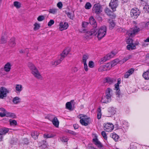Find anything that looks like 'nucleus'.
<instances>
[{
  "mask_svg": "<svg viewBox=\"0 0 149 149\" xmlns=\"http://www.w3.org/2000/svg\"><path fill=\"white\" fill-rule=\"evenodd\" d=\"M31 73L34 77L38 79H40L42 78V76L37 68L31 72Z\"/></svg>",
  "mask_w": 149,
  "mask_h": 149,
  "instance_id": "4468645a",
  "label": "nucleus"
},
{
  "mask_svg": "<svg viewBox=\"0 0 149 149\" xmlns=\"http://www.w3.org/2000/svg\"><path fill=\"white\" fill-rule=\"evenodd\" d=\"M107 33V28L105 26L100 27L97 31V37L99 40H101L104 37Z\"/></svg>",
  "mask_w": 149,
  "mask_h": 149,
  "instance_id": "f03ea898",
  "label": "nucleus"
},
{
  "mask_svg": "<svg viewBox=\"0 0 149 149\" xmlns=\"http://www.w3.org/2000/svg\"><path fill=\"white\" fill-rule=\"evenodd\" d=\"M142 76L145 80L149 79V69L143 73Z\"/></svg>",
  "mask_w": 149,
  "mask_h": 149,
  "instance_id": "bb28decb",
  "label": "nucleus"
},
{
  "mask_svg": "<svg viewBox=\"0 0 149 149\" xmlns=\"http://www.w3.org/2000/svg\"><path fill=\"white\" fill-rule=\"evenodd\" d=\"M140 31V29L136 26L130 29L127 32V34L130 38L132 37Z\"/></svg>",
  "mask_w": 149,
  "mask_h": 149,
  "instance_id": "7ed1b4c3",
  "label": "nucleus"
},
{
  "mask_svg": "<svg viewBox=\"0 0 149 149\" xmlns=\"http://www.w3.org/2000/svg\"><path fill=\"white\" fill-rule=\"evenodd\" d=\"M112 91V90L109 88H107L105 91L106 96L104 97H105L106 99L109 101V102L111 101V94Z\"/></svg>",
  "mask_w": 149,
  "mask_h": 149,
  "instance_id": "9b49d317",
  "label": "nucleus"
},
{
  "mask_svg": "<svg viewBox=\"0 0 149 149\" xmlns=\"http://www.w3.org/2000/svg\"><path fill=\"white\" fill-rule=\"evenodd\" d=\"M28 66L31 70V72H32L35 70V69H37V68L35 67L34 65L31 62H29L28 63Z\"/></svg>",
  "mask_w": 149,
  "mask_h": 149,
  "instance_id": "cd10ccee",
  "label": "nucleus"
},
{
  "mask_svg": "<svg viewBox=\"0 0 149 149\" xmlns=\"http://www.w3.org/2000/svg\"><path fill=\"white\" fill-rule=\"evenodd\" d=\"M116 81V80L113 78L109 77L105 78L106 82L107 83L110 84H111Z\"/></svg>",
  "mask_w": 149,
  "mask_h": 149,
  "instance_id": "393cba45",
  "label": "nucleus"
},
{
  "mask_svg": "<svg viewBox=\"0 0 149 149\" xmlns=\"http://www.w3.org/2000/svg\"><path fill=\"white\" fill-rule=\"evenodd\" d=\"M78 117L80 119L79 122L82 125L86 126L89 124L90 118L86 115L80 114Z\"/></svg>",
  "mask_w": 149,
  "mask_h": 149,
  "instance_id": "f257e3e1",
  "label": "nucleus"
},
{
  "mask_svg": "<svg viewBox=\"0 0 149 149\" xmlns=\"http://www.w3.org/2000/svg\"><path fill=\"white\" fill-rule=\"evenodd\" d=\"M65 107L67 109L71 110L72 109V106L71 102H67L65 104Z\"/></svg>",
  "mask_w": 149,
  "mask_h": 149,
  "instance_id": "4c0bfd02",
  "label": "nucleus"
},
{
  "mask_svg": "<svg viewBox=\"0 0 149 149\" xmlns=\"http://www.w3.org/2000/svg\"><path fill=\"white\" fill-rule=\"evenodd\" d=\"M78 68L76 67H72L71 69V71L72 73H75L78 71Z\"/></svg>",
  "mask_w": 149,
  "mask_h": 149,
  "instance_id": "052dcab7",
  "label": "nucleus"
},
{
  "mask_svg": "<svg viewBox=\"0 0 149 149\" xmlns=\"http://www.w3.org/2000/svg\"><path fill=\"white\" fill-rule=\"evenodd\" d=\"M88 66L91 68H93L94 67V63L92 61H90L88 63Z\"/></svg>",
  "mask_w": 149,
  "mask_h": 149,
  "instance_id": "de8ad7c7",
  "label": "nucleus"
},
{
  "mask_svg": "<svg viewBox=\"0 0 149 149\" xmlns=\"http://www.w3.org/2000/svg\"><path fill=\"white\" fill-rule=\"evenodd\" d=\"M118 62V60L117 59H116L112 61L111 63H111V65L113 67L116 65Z\"/></svg>",
  "mask_w": 149,
  "mask_h": 149,
  "instance_id": "8fccbe9b",
  "label": "nucleus"
},
{
  "mask_svg": "<svg viewBox=\"0 0 149 149\" xmlns=\"http://www.w3.org/2000/svg\"><path fill=\"white\" fill-rule=\"evenodd\" d=\"M8 45L11 47H13L15 46L16 43L15 42V38L14 37L11 38L9 41Z\"/></svg>",
  "mask_w": 149,
  "mask_h": 149,
  "instance_id": "a211bd4d",
  "label": "nucleus"
},
{
  "mask_svg": "<svg viewBox=\"0 0 149 149\" xmlns=\"http://www.w3.org/2000/svg\"><path fill=\"white\" fill-rule=\"evenodd\" d=\"M144 8H146V10L148 12H149V5H146L144 7Z\"/></svg>",
  "mask_w": 149,
  "mask_h": 149,
  "instance_id": "774afa93",
  "label": "nucleus"
},
{
  "mask_svg": "<svg viewBox=\"0 0 149 149\" xmlns=\"http://www.w3.org/2000/svg\"><path fill=\"white\" fill-rule=\"evenodd\" d=\"M57 6L59 8L61 9L63 6L62 3L61 1L58 2L57 4Z\"/></svg>",
  "mask_w": 149,
  "mask_h": 149,
  "instance_id": "680f3d73",
  "label": "nucleus"
},
{
  "mask_svg": "<svg viewBox=\"0 0 149 149\" xmlns=\"http://www.w3.org/2000/svg\"><path fill=\"white\" fill-rule=\"evenodd\" d=\"M89 55L87 54H84L82 56V62L86 63V61L89 58Z\"/></svg>",
  "mask_w": 149,
  "mask_h": 149,
  "instance_id": "c756f323",
  "label": "nucleus"
},
{
  "mask_svg": "<svg viewBox=\"0 0 149 149\" xmlns=\"http://www.w3.org/2000/svg\"><path fill=\"white\" fill-rule=\"evenodd\" d=\"M98 70L99 72H100L107 71L104 65L98 68Z\"/></svg>",
  "mask_w": 149,
  "mask_h": 149,
  "instance_id": "a18cd8bd",
  "label": "nucleus"
},
{
  "mask_svg": "<svg viewBox=\"0 0 149 149\" xmlns=\"http://www.w3.org/2000/svg\"><path fill=\"white\" fill-rule=\"evenodd\" d=\"M21 99L18 97H15L13 99L12 102L15 104H17L20 102Z\"/></svg>",
  "mask_w": 149,
  "mask_h": 149,
  "instance_id": "c85d7f7f",
  "label": "nucleus"
},
{
  "mask_svg": "<svg viewBox=\"0 0 149 149\" xmlns=\"http://www.w3.org/2000/svg\"><path fill=\"white\" fill-rule=\"evenodd\" d=\"M108 22L109 24V29H113L115 26V23L114 22L113 20H111V19H109L108 20Z\"/></svg>",
  "mask_w": 149,
  "mask_h": 149,
  "instance_id": "aec40b11",
  "label": "nucleus"
},
{
  "mask_svg": "<svg viewBox=\"0 0 149 149\" xmlns=\"http://www.w3.org/2000/svg\"><path fill=\"white\" fill-rule=\"evenodd\" d=\"M57 9L56 8H52L49 9L48 11L49 13L55 14L57 13Z\"/></svg>",
  "mask_w": 149,
  "mask_h": 149,
  "instance_id": "f704fd0d",
  "label": "nucleus"
},
{
  "mask_svg": "<svg viewBox=\"0 0 149 149\" xmlns=\"http://www.w3.org/2000/svg\"><path fill=\"white\" fill-rule=\"evenodd\" d=\"M54 23V21L53 20L50 19L48 23V26H51Z\"/></svg>",
  "mask_w": 149,
  "mask_h": 149,
  "instance_id": "6e6d98bb",
  "label": "nucleus"
},
{
  "mask_svg": "<svg viewBox=\"0 0 149 149\" xmlns=\"http://www.w3.org/2000/svg\"><path fill=\"white\" fill-rule=\"evenodd\" d=\"M135 70L133 68H131L128 70L127 72L130 75H132Z\"/></svg>",
  "mask_w": 149,
  "mask_h": 149,
  "instance_id": "4d7b16f0",
  "label": "nucleus"
},
{
  "mask_svg": "<svg viewBox=\"0 0 149 149\" xmlns=\"http://www.w3.org/2000/svg\"><path fill=\"white\" fill-rule=\"evenodd\" d=\"M51 122L55 127H58L59 122L56 117H54V119Z\"/></svg>",
  "mask_w": 149,
  "mask_h": 149,
  "instance_id": "5701e85b",
  "label": "nucleus"
},
{
  "mask_svg": "<svg viewBox=\"0 0 149 149\" xmlns=\"http://www.w3.org/2000/svg\"><path fill=\"white\" fill-rule=\"evenodd\" d=\"M55 136V134L51 133L44 134H43L44 138L46 139L53 138Z\"/></svg>",
  "mask_w": 149,
  "mask_h": 149,
  "instance_id": "7c9ffc66",
  "label": "nucleus"
},
{
  "mask_svg": "<svg viewBox=\"0 0 149 149\" xmlns=\"http://www.w3.org/2000/svg\"><path fill=\"white\" fill-rule=\"evenodd\" d=\"M9 129L8 128L4 127L0 129V134L1 135H5L9 131Z\"/></svg>",
  "mask_w": 149,
  "mask_h": 149,
  "instance_id": "b1692460",
  "label": "nucleus"
},
{
  "mask_svg": "<svg viewBox=\"0 0 149 149\" xmlns=\"http://www.w3.org/2000/svg\"><path fill=\"white\" fill-rule=\"evenodd\" d=\"M116 109L113 107H110L108 109V112L110 116L114 115L116 112Z\"/></svg>",
  "mask_w": 149,
  "mask_h": 149,
  "instance_id": "412c9836",
  "label": "nucleus"
},
{
  "mask_svg": "<svg viewBox=\"0 0 149 149\" xmlns=\"http://www.w3.org/2000/svg\"><path fill=\"white\" fill-rule=\"evenodd\" d=\"M66 14L68 17L70 19H72L73 18V15L71 13L68 12L66 13Z\"/></svg>",
  "mask_w": 149,
  "mask_h": 149,
  "instance_id": "603ef678",
  "label": "nucleus"
},
{
  "mask_svg": "<svg viewBox=\"0 0 149 149\" xmlns=\"http://www.w3.org/2000/svg\"><path fill=\"white\" fill-rule=\"evenodd\" d=\"M44 19V17L42 15H40L38 16L37 18V20L38 21L41 22Z\"/></svg>",
  "mask_w": 149,
  "mask_h": 149,
  "instance_id": "13d9d810",
  "label": "nucleus"
},
{
  "mask_svg": "<svg viewBox=\"0 0 149 149\" xmlns=\"http://www.w3.org/2000/svg\"><path fill=\"white\" fill-rule=\"evenodd\" d=\"M63 59H64L63 58L60 56L59 59L57 60L54 62V65L55 66L58 65L61 63Z\"/></svg>",
  "mask_w": 149,
  "mask_h": 149,
  "instance_id": "e433bc0d",
  "label": "nucleus"
},
{
  "mask_svg": "<svg viewBox=\"0 0 149 149\" xmlns=\"http://www.w3.org/2000/svg\"><path fill=\"white\" fill-rule=\"evenodd\" d=\"M118 5V0H111L109 4V6L113 10V12L116 10V9Z\"/></svg>",
  "mask_w": 149,
  "mask_h": 149,
  "instance_id": "1a4fd4ad",
  "label": "nucleus"
},
{
  "mask_svg": "<svg viewBox=\"0 0 149 149\" xmlns=\"http://www.w3.org/2000/svg\"><path fill=\"white\" fill-rule=\"evenodd\" d=\"M104 11L105 13L109 16L111 15V14L113 13L112 12L107 8H105Z\"/></svg>",
  "mask_w": 149,
  "mask_h": 149,
  "instance_id": "ea45409f",
  "label": "nucleus"
},
{
  "mask_svg": "<svg viewBox=\"0 0 149 149\" xmlns=\"http://www.w3.org/2000/svg\"><path fill=\"white\" fill-rule=\"evenodd\" d=\"M84 65V68L86 72L88 71V67L86 63H83Z\"/></svg>",
  "mask_w": 149,
  "mask_h": 149,
  "instance_id": "69168bd1",
  "label": "nucleus"
},
{
  "mask_svg": "<svg viewBox=\"0 0 149 149\" xmlns=\"http://www.w3.org/2000/svg\"><path fill=\"white\" fill-rule=\"evenodd\" d=\"M91 7V5L90 3L89 2H87L85 6V8L86 9H90Z\"/></svg>",
  "mask_w": 149,
  "mask_h": 149,
  "instance_id": "49530a36",
  "label": "nucleus"
},
{
  "mask_svg": "<svg viewBox=\"0 0 149 149\" xmlns=\"http://www.w3.org/2000/svg\"><path fill=\"white\" fill-rule=\"evenodd\" d=\"M9 34L8 32L6 31H3L1 35L0 39L1 44H4L7 42L8 38H9Z\"/></svg>",
  "mask_w": 149,
  "mask_h": 149,
  "instance_id": "20e7f679",
  "label": "nucleus"
},
{
  "mask_svg": "<svg viewBox=\"0 0 149 149\" xmlns=\"http://www.w3.org/2000/svg\"><path fill=\"white\" fill-rule=\"evenodd\" d=\"M69 52L70 51L68 49H65L63 50L62 53L61 54L60 56L64 59L67 56Z\"/></svg>",
  "mask_w": 149,
  "mask_h": 149,
  "instance_id": "6ab92c4d",
  "label": "nucleus"
},
{
  "mask_svg": "<svg viewBox=\"0 0 149 149\" xmlns=\"http://www.w3.org/2000/svg\"><path fill=\"white\" fill-rule=\"evenodd\" d=\"M110 136L115 141H118L119 138V136L115 133L111 134Z\"/></svg>",
  "mask_w": 149,
  "mask_h": 149,
  "instance_id": "a878e982",
  "label": "nucleus"
},
{
  "mask_svg": "<svg viewBox=\"0 0 149 149\" xmlns=\"http://www.w3.org/2000/svg\"><path fill=\"white\" fill-rule=\"evenodd\" d=\"M13 5L17 9L21 7V3L18 1H14L13 3Z\"/></svg>",
  "mask_w": 149,
  "mask_h": 149,
  "instance_id": "c9c22d12",
  "label": "nucleus"
},
{
  "mask_svg": "<svg viewBox=\"0 0 149 149\" xmlns=\"http://www.w3.org/2000/svg\"><path fill=\"white\" fill-rule=\"evenodd\" d=\"M93 10L95 13L100 14L102 11V6L99 3L95 4L93 6Z\"/></svg>",
  "mask_w": 149,
  "mask_h": 149,
  "instance_id": "6e6552de",
  "label": "nucleus"
},
{
  "mask_svg": "<svg viewBox=\"0 0 149 149\" xmlns=\"http://www.w3.org/2000/svg\"><path fill=\"white\" fill-rule=\"evenodd\" d=\"M34 26L33 29L34 31H36L38 30L40 27V24L37 23H36L34 24Z\"/></svg>",
  "mask_w": 149,
  "mask_h": 149,
  "instance_id": "37998d69",
  "label": "nucleus"
},
{
  "mask_svg": "<svg viewBox=\"0 0 149 149\" xmlns=\"http://www.w3.org/2000/svg\"><path fill=\"white\" fill-rule=\"evenodd\" d=\"M106 70H109L112 67L111 63H108L104 65Z\"/></svg>",
  "mask_w": 149,
  "mask_h": 149,
  "instance_id": "58836bf2",
  "label": "nucleus"
},
{
  "mask_svg": "<svg viewBox=\"0 0 149 149\" xmlns=\"http://www.w3.org/2000/svg\"><path fill=\"white\" fill-rule=\"evenodd\" d=\"M101 102L104 103H108L109 102V101L107 100L105 97H103L102 98L101 100Z\"/></svg>",
  "mask_w": 149,
  "mask_h": 149,
  "instance_id": "864d4df0",
  "label": "nucleus"
},
{
  "mask_svg": "<svg viewBox=\"0 0 149 149\" xmlns=\"http://www.w3.org/2000/svg\"><path fill=\"white\" fill-rule=\"evenodd\" d=\"M97 119L98 120L100 119L101 117V107H98L97 109Z\"/></svg>",
  "mask_w": 149,
  "mask_h": 149,
  "instance_id": "2f4dec72",
  "label": "nucleus"
},
{
  "mask_svg": "<svg viewBox=\"0 0 149 149\" xmlns=\"http://www.w3.org/2000/svg\"><path fill=\"white\" fill-rule=\"evenodd\" d=\"M95 28H94L91 30L90 34L91 36H96L97 34V31Z\"/></svg>",
  "mask_w": 149,
  "mask_h": 149,
  "instance_id": "72a5a7b5",
  "label": "nucleus"
},
{
  "mask_svg": "<svg viewBox=\"0 0 149 149\" xmlns=\"http://www.w3.org/2000/svg\"><path fill=\"white\" fill-rule=\"evenodd\" d=\"M6 116L10 117L13 118H16V115L15 113L10 112L6 113Z\"/></svg>",
  "mask_w": 149,
  "mask_h": 149,
  "instance_id": "a19ab883",
  "label": "nucleus"
},
{
  "mask_svg": "<svg viewBox=\"0 0 149 149\" xmlns=\"http://www.w3.org/2000/svg\"><path fill=\"white\" fill-rule=\"evenodd\" d=\"M12 65L9 62L7 63L4 65L3 69L6 72H9L11 69Z\"/></svg>",
  "mask_w": 149,
  "mask_h": 149,
  "instance_id": "dca6fc26",
  "label": "nucleus"
},
{
  "mask_svg": "<svg viewBox=\"0 0 149 149\" xmlns=\"http://www.w3.org/2000/svg\"><path fill=\"white\" fill-rule=\"evenodd\" d=\"M139 44V43L134 44H128L127 46V49L129 50H132L136 49V46Z\"/></svg>",
  "mask_w": 149,
  "mask_h": 149,
  "instance_id": "f3484780",
  "label": "nucleus"
},
{
  "mask_svg": "<svg viewBox=\"0 0 149 149\" xmlns=\"http://www.w3.org/2000/svg\"><path fill=\"white\" fill-rule=\"evenodd\" d=\"M132 57V55H129L125 57L123 59H122L121 61L123 63H124L127 61L129 59L131 58Z\"/></svg>",
  "mask_w": 149,
  "mask_h": 149,
  "instance_id": "79ce46f5",
  "label": "nucleus"
},
{
  "mask_svg": "<svg viewBox=\"0 0 149 149\" xmlns=\"http://www.w3.org/2000/svg\"><path fill=\"white\" fill-rule=\"evenodd\" d=\"M56 117L55 116L49 114L48 116V119L52 121L53 119H54V117Z\"/></svg>",
  "mask_w": 149,
  "mask_h": 149,
  "instance_id": "3c124183",
  "label": "nucleus"
},
{
  "mask_svg": "<svg viewBox=\"0 0 149 149\" xmlns=\"http://www.w3.org/2000/svg\"><path fill=\"white\" fill-rule=\"evenodd\" d=\"M10 123L11 125L15 126L17 125V122L15 120H9Z\"/></svg>",
  "mask_w": 149,
  "mask_h": 149,
  "instance_id": "c03bdc74",
  "label": "nucleus"
},
{
  "mask_svg": "<svg viewBox=\"0 0 149 149\" xmlns=\"http://www.w3.org/2000/svg\"><path fill=\"white\" fill-rule=\"evenodd\" d=\"M39 135V133L36 131H32L31 133L32 136L35 139L38 138Z\"/></svg>",
  "mask_w": 149,
  "mask_h": 149,
  "instance_id": "473e14b6",
  "label": "nucleus"
},
{
  "mask_svg": "<svg viewBox=\"0 0 149 149\" xmlns=\"http://www.w3.org/2000/svg\"><path fill=\"white\" fill-rule=\"evenodd\" d=\"M115 55V54L113 52H111V53L108 54L103 58H102V61L104 62H105L107 60H109L110 58L113 57Z\"/></svg>",
  "mask_w": 149,
  "mask_h": 149,
  "instance_id": "ddd939ff",
  "label": "nucleus"
},
{
  "mask_svg": "<svg viewBox=\"0 0 149 149\" xmlns=\"http://www.w3.org/2000/svg\"><path fill=\"white\" fill-rule=\"evenodd\" d=\"M130 75V74L127 71L125 72L124 75V77L125 78H128Z\"/></svg>",
  "mask_w": 149,
  "mask_h": 149,
  "instance_id": "0e129e2a",
  "label": "nucleus"
},
{
  "mask_svg": "<svg viewBox=\"0 0 149 149\" xmlns=\"http://www.w3.org/2000/svg\"><path fill=\"white\" fill-rule=\"evenodd\" d=\"M93 141L94 144L96 145L100 149H106L101 143L98 140L96 137L93 139Z\"/></svg>",
  "mask_w": 149,
  "mask_h": 149,
  "instance_id": "9d476101",
  "label": "nucleus"
},
{
  "mask_svg": "<svg viewBox=\"0 0 149 149\" xmlns=\"http://www.w3.org/2000/svg\"><path fill=\"white\" fill-rule=\"evenodd\" d=\"M61 140L63 142H67L68 140V139L67 137L63 136L61 139Z\"/></svg>",
  "mask_w": 149,
  "mask_h": 149,
  "instance_id": "5fc2aeb1",
  "label": "nucleus"
},
{
  "mask_svg": "<svg viewBox=\"0 0 149 149\" xmlns=\"http://www.w3.org/2000/svg\"><path fill=\"white\" fill-rule=\"evenodd\" d=\"M127 43L128 44H134L133 43V40L131 38H129L127 41Z\"/></svg>",
  "mask_w": 149,
  "mask_h": 149,
  "instance_id": "bf43d9fd",
  "label": "nucleus"
},
{
  "mask_svg": "<svg viewBox=\"0 0 149 149\" xmlns=\"http://www.w3.org/2000/svg\"><path fill=\"white\" fill-rule=\"evenodd\" d=\"M140 11L137 8H132L130 11V15L132 18L136 19L140 15Z\"/></svg>",
  "mask_w": 149,
  "mask_h": 149,
  "instance_id": "39448f33",
  "label": "nucleus"
},
{
  "mask_svg": "<svg viewBox=\"0 0 149 149\" xmlns=\"http://www.w3.org/2000/svg\"><path fill=\"white\" fill-rule=\"evenodd\" d=\"M10 92L9 91L5 88L2 87L0 88V99H3L7 96V94Z\"/></svg>",
  "mask_w": 149,
  "mask_h": 149,
  "instance_id": "423d86ee",
  "label": "nucleus"
},
{
  "mask_svg": "<svg viewBox=\"0 0 149 149\" xmlns=\"http://www.w3.org/2000/svg\"><path fill=\"white\" fill-rule=\"evenodd\" d=\"M89 22L94 28H96L97 26V23L93 16H91L89 19Z\"/></svg>",
  "mask_w": 149,
  "mask_h": 149,
  "instance_id": "2eb2a0df",
  "label": "nucleus"
},
{
  "mask_svg": "<svg viewBox=\"0 0 149 149\" xmlns=\"http://www.w3.org/2000/svg\"><path fill=\"white\" fill-rule=\"evenodd\" d=\"M114 129V125L110 123H107L104 124V129L107 132H111Z\"/></svg>",
  "mask_w": 149,
  "mask_h": 149,
  "instance_id": "0eeeda50",
  "label": "nucleus"
},
{
  "mask_svg": "<svg viewBox=\"0 0 149 149\" xmlns=\"http://www.w3.org/2000/svg\"><path fill=\"white\" fill-rule=\"evenodd\" d=\"M112 19H115L116 17V15L114 13H112L111 14V15L109 16Z\"/></svg>",
  "mask_w": 149,
  "mask_h": 149,
  "instance_id": "338daca9",
  "label": "nucleus"
},
{
  "mask_svg": "<svg viewBox=\"0 0 149 149\" xmlns=\"http://www.w3.org/2000/svg\"><path fill=\"white\" fill-rule=\"evenodd\" d=\"M101 135L105 140H107V135L105 131H102L101 132Z\"/></svg>",
  "mask_w": 149,
  "mask_h": 149,
  "instance_id": "09e8293b",
  "label": "nucleus"
},
{
  "mask_svg": "<svg viewBox=\"0 0 149 149\" xmlns=\"http://www.w3.org/2000/svg\"><path fill=\"white\" fill-rule=\"evenodd\" d=\"M88 24V23L86 22H83L82 23V26L83 28H86Z\"/></svg>",
  "mask_w": 149,
  "mask_h": 149,
  "instance_id": "e2e57ef3",
  "label": "nucleus"
},
{
  "mask_svg": "<svg viewBox=\"0 0 149 149\" xmlns=\"http://www.w3.org/2000/svg\"><path fill=\"white\" fill-rule=\"evenodd\" d=\"M68 27V25L67 23L61 22L59 24V30L61 31H62L66 29Z\"/></svg>",
  "mask_w": 149,
  "mask_h": 149,
  "instance_id": "f8f14e48",
  "label": "nucleus"
},
{
  "mask_svg": "<svg viewBox=\"0 0 149 149\" xmlns=\"http://www.w3.org/2000/svg\"><path fill=\"white\" fill-rule=\"evenodd\" d=\"M16 92L19 93L22 90V86L21 84H17L15 86Z\"/></svg>",
  "mask_w": 149,
  "mask_h": 149,
  "instance_id": "4be33fe9",
  "label": "nucleus"
}]
</instances>
